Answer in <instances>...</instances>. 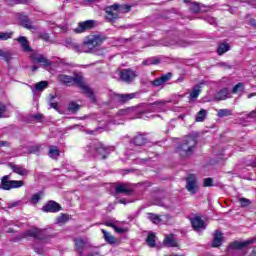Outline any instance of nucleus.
<instances>
[{
	"instance_id": "obj_1",
	"label": "nucleus",
	"mask_w": 256,
	"mask_h": 256,
	"mask_svg": "<svg viewBox=\"0 0 256 256\" xmlns=\"http://www.w3.org/2000/svg\"><path fill=\"white\" fill-rule=\"evenodd\" d=\"M103 43V37L99 35L92 36L88 39H85L82 44H77L73 40H67L66 46L68 49H72L76 53H87V49H95V47H99Z\"/></svg>"
},
{
	"instance_id": "obj_2",
	"label": "nucleus",
	"mask_w": 256,
	"mask_h": 256,
	"mask_svg": "<svg viewBox=\"0 0 256 256\" xmlns=\"http://www.w3.org/2000/svg\"><path fill=\"white\" fill-rule=\"evenodd\" d=\"M165 105V101L160 100L152 104H149L145 111L139 110L137 107H131L124 110H120V115H131L133 119H145L147 113H155V111H161Z\"/></svg>"
},
{
	"instance_id": "obj_3",
	"label": "nucleus",
	"mask_w": 256,
	"mask_h": 256,
	"mask_svg": "<svg viewBox=\"0 0 256 256\" xmlns=\"http://www.w3.org/2000/svg\"><path fill=\"white\" fill-rule=\"evenodd\" d=\"M113 151V147L105 146L103 143L94 140L88 145V153L100 157V159H107L109 153Z\"/></svg>"
},
{
	"instance_id": "obj_4",
	"label": "nucleus",
	"mask_w": 256,
	"mask_h": 256,
	"mask_svg": "<svg viewBox=\"0 0 256 256\" xmlns=\"http://www.w3.org/2000/svg\"><path fill=\"white\" fill-rule=\"evenodd\" d=\"M197 145V140L188 136L183 140V143L178 147L177 152L181 157H190L193 154V151Z\"/></svg>"
},
{
	"instance_id": "obj_5",
	"label": "nucleus",
	"mask_w": 256,
	"mask_h": 256,
	"mask_svg": "<svg viewBox=\"0 0 256 256\" xmlns=\"http://www.w3.org/2000/svg\"><path fill=\"white\" fill-rule=\"evenodd\" d=\"M131 6L114 4L106 8L107 21H113L119 17V13H129Z\"/></svg>"
},
{
	"instance_id": "obj_6",
	"label": "nucleus",
	"mask_w": 256,
	"mask_h": 256,
	"mask_svg": "<svg viewBox=\"0 0 256 256\" xmlns=\"http://www.w3.org/2000/svg\"><path fill=\"white\" fill-rule=\"evenodd\" d=\"M72 83H76V85H78L80 89H82V91L86 93L87 97L90 98V101L92 103H95V94H93L91 88H89V86L85 84V79L83 78V76H81V74H77L74 77H72Z\"/></svg>"
},
{
	"instance_id": "obj_7",
	"label": "nucleus",
	"mask_w": 256,
	"mask_h": 256,
	"mask_svg": "<svg viewBox=\"0 0 256 256\" xmlns=\"http://www.w3.org/2000/svg\"><path fill=\"white\" fill-rule=\"evenodd\" d=\"M9 177V175H6L1 179V189H4V191H10V189H19L25 185V182L21 180H9Z\"/></svg>"
},
{
	"instance_id": "obj_8",
	"label": "nucleus",
	"mask_w": 256,
	"mask_h": 256,
	"mask_svg": "<svg viewBox=\"0 0 256 256\" xmlns=\"http://www.w3.org/2000/svg\"><path fill=\"white\" fill-rule=\"evenodd\" d=\"M186 189L191 195H195L199 191V182L195 174H189L186 178Z\"/></svg>"
},
{
	"instance_id": "obj_9",
	"label": "nucleus",
	"mask_w": 256,
	"mask_h": 256,
	"mask_svg": "<svg viewBox=\"0 0 256 256\" xmlns=\"http://www.w3.org/2000/svg\"><path fill=\"white\" fill-rule=\"evenodd\" d=\"M96 22L94 20H86L78 23V27L74 29V33L80 34L85 33V31H90L95 27Z\"/></svg>"
},
{
	"instance_id": "obj_10",
	"label": "nucleus",
	"mask_w": 256,
	"mask_h": 256,
	"mask_svg": "<svg viewBox=\"0 0 256 256\" xmlns=\"http://www.w3.org/2000/svg\"><path fill=\"white\" fill-rule=\"evenodd\" d=\"M255 243V238H250L245 241H234L230 244L231 249H237L238 251H245L251 245Z\"/></svg>"
},
{
	"instance_id": "obj_11",
	"label": "nucleus",
	"mask_w": 256,
	"mask_h": 256,
	"mask_svg": "<svg viewBox=\"0 0 256 256\" xmlns=\"http://www.w3.org/2000/svg\"><path fill=\"white\" fill-rule=\"evenodd\" d=\"M135 77H137V74L131 69H123L120 71V79L125 83H131Z\"/></svg>"
},
{
	"instance_id": "obj_12",
	"label": "nucleus",
	"mask_w": 256,
	"mask_h": 256,
	"mask_svg": "<svg viewBox=\"0 0 256 256\" xmlns=\"http://www.w3.org/2000/svg\"><path fill=\"white\" fill-rule=\"evenodd\" d=\"M42 211L44 213H58V211H61V205L55 201H49L42 207Z\"/></svg>"
},
{
	"instance_id": "obj_13",
	"label": "nucleus",
	"mask_w": 256,
	"mask_h": 256,
	"mask_svg": "<svg viewBox=\"0 0 256 256\" xmlns=\"http://www.w3.org/2000/svg\"><path fill=\"white\" fill-rule=\"evenodd\" d=\"M33 63H40L42 67H51V61L42 54H34L31 56Z\"/></svg>"
},
{
	"instance_id": "obj_14",
	"label": "nucleus",
	"mask_w": 256,
	"mask_h": 256,
	"mask_svg": "<svg viewBox=\"0 0 256 256\" xmlns=\"http://www.w3.org/2000/svg\"><path fill=\"white\" fill-rule=\"evenodd\" d=\"M17 19L22 27L25 29H35V26H33V23L29 19V16L25 14H18Z\"/></svg>"
},
{
	"instance_id": "obj_15",
	"label": "nucleus",
	"mask_w": 256,
	"mask_h": 256,
	"mask_svg": "<svg viewBox=\"0 0 256 256\" xmlns=\"http://www.w3.org/2000/svg\"><path fill=\"white\" fill-rule=\"evenodd\" d=\"M163 245L164 247H179V243L177 242V239L173 234H169L165 236L163 240Z\"/></svg>"
},
{
	"instance_id": "obj_16",
	"label": "nucleus",
	"mask_w": 256,
	"mask_h": 256,
	"mask_svg": "<svg viewBox=\"0 0 256 256\" xmlns=\"http://www.w3.org/2000/svg\"><path fill=\"white\" fill-rule=\"evenodd\" d=\"M172 74L171 73H167L166 75H163L157 79H155L154 81L151 82V85L153 87H162V85H165V83H167V81H169V79H171Z\"/></svg>"
},
{
	"instance_id": "obj_17",
	"label": "nucleus",
	"mask_w": 256,
	"mask_h": 256,
	"mask_svg": "<svg viewBox=\"0 0 256 256\" xmlns=\"http://www.w3.org/2000/svg\"><path fill=\"white\" fill-rule=\"evenodd\" d=\"M191 224H192L193 229H195V231L205 229V222L199 216H196V217L192 218L191 219Z\"/></svg>"
},
{
	"instance_id": "obj_18",
	"label": "nucleus",
	"mask_w": 256,
	"mask_h": 256,
	"mask_svg": "<svg viewBox=\"0 0 256 256\" xmlns=\"http://www.w3.org/2000/svg\"><path fill=\"white\" fill-rule=\"evenodd\" d=\"M230 97L231 92L229 91V88H223L217 92L215 99L216 101H225V99H230Z\"/></svg>"
},
{
	"instance_id": "obj_19",
	"label": "nucleus",
	"mask_w": 256,
	"mask_h": 256,
	"mask_svg": "<svg viewBox=\"0 0 256 256\" xmlns=\"http://www.w3.org/2000/svg\"><path fill=\"white\" fill-rule=\"evenodd\" d=\"M26 237H34V239H43V230L39 228H32L26 231Z\"/></svg>"
},
{
	"instance_id": "obj_20",
	"label": "nucleus",
	"mask_w": 256,
	"mask_h": 256,
	"mask_svg": "<svg viewBox=\"0 0 256 256\" xmlns=\"http://www.w3.org/2000/svg\"><path fill=\"white\" fill-rule=\"evenodd\" d=\"M116 100L118 103H127V101H131V99H135L136 94L130 93V94H116L115 95Z\"/></svg>"
},
{
	"instance_id": "obj_21",
	"label": "nucleus",
	"mask_w": 256,
	"mask_h": 256,
	"mask_svg": "<svg viewBox=\"0 0 256 256\" xmlns=\"http://www.w3.org/2000/svg\"><path fill=\"white\" fill-rule=\"evenodd\" d=\"M86 244L87 242L83 238L74 239V245H75L76 251L80 253V255H83V249H85Z\"/></svg>"
},
{
	"instance_id": "obj_22",
	"label": "nucleus",
	"mask_w": 256,
	"mask_h": 256,
	"mask_svg": "<svg viewBox=\"0 0 256 256\" xmlns=\"http://www.w3.org/2000/svg\"><path fill=\"white\" fill-rule=\"evenodd\" d=\"M10 168L17 175L25 176V175L29 174V171L27 169H25V167H23L21 165L10 164Z\"/></svg>"
},
{
	"instance_id": "obj_23",
	"label": "nucleus",
	"mask_w": 256,
	"mask_h": 256,
	"mask_svg": "<svg viewBox=\"0 0 256 256\" xmlns=\"http://www.w3.org/2000/svg\"><path fill=\"white\" fill-rule=\"evenodd\" d=\"M222 243H223V233L216 230L214 234V239L212 241V247H221Z\"/></svg>"
},
{
	"instance_id": "obj_24",
	"label": "nucleus",
	"mask_w": 256,
	"mask_h": 256,
	"mask_svg": "<svg viewBox=\"0 0 256 256\" xmlns=\"http://www.w3.org/2000/svg\"><path fill=\"white\" fill-rule=\"evenodd\" d=\"M18 43H20L23 51L26 53L31 51V47L29 46V41H27V38L25 36H20L19 38L16 39Z\"/></svg>"
},
{
	"instance_id": "obj_25",
	"label": "nucleus",
	"mask_w": 256,
	"mask_h": 256,
	"mask_svg": "<svg viewBox=\"0 0 256 256\" xmlns=\"http://www.w3.org/2000/svg\"><path fill=\"white\" fill-rule=\"evenodd\" d=\"M101 232L103 233L106 243H109L110 245H115V243H117V238L111 235V233L107 232L105 229H102Z\"/></svg>"
},
{
	"instance_id": "obj_26",
	"label": "nucleus",
	"mask_w": 256,
	"mask_h": 256,
	"mask_svg": "<svg viewBox=\"0 0 256 256\" xmlns=\"http://www.w3.org/2000/svg\"><path fill=\"white\" fill-rule=\"evenodd\" d=\"M116 193H124L125 195L131 194V188L128 184H120L116 186Z\"/></svg>"
},
{
	"instance_id": "obj_27",
	"label": "nucleus",
	"mask_w": 256,
	"mask_h": 256,
	"mask_svg": "<svg viewBox=\"0 0 256 256\" xmlns=\"http://www.w3.org/2000/svg\"><path fill=\"white\" fill-rule=\"evenodd\" d=\"M201 94V86L196 85L192 88V91L190 92L189 99L190 101H195L197 97Z\"/></svg>"
},
{
	"instance_id": "obj_28",
	"label": "nucleus",
	"mask_w": 256,
	"mask_h": 256,
	"mask_svg": "<svg viewBox=\"0 0 256 256\" xmlns=\"http://www.w3.org/2000/svg\"><path fill=\"white\" fill-rule=\"evenodd\" d=\"M207 119V110L201 109L195 116V121L197 123H203Z\"/></svg>"
},
{
	"instance_id": "obj_29",
	"label": "nucleus",
	"mask_w": 256,
	"mask_h": 256,
	"mask_svg": "<svg viewBox=\"0 0 256 256\" xmlns=\"http://www.w3.org/2000/svg\"><path fill=\"white\" fill-rule=\"evenodd\" d=\"M231 49V46L227 43H221L218 46L217 49V53L218 55H225V53H227V51H229Z\"/></svg>"
},
{
	"instance_id": "obj_30",
	"label": "nucleus",
	"mask_w": 256,
	"mask_h": 256,
	"mask_svg": "<svg viewBox=\"0 0 256 256\" xmlns=\"http://www.w3.org/2000/svg\"><path fill=\"white\" fill-rule=\"evenodd\" d=\"M58 80L64 85H71V83H73V77L68 75H59Z\"/></svg>"
},
{
	"instance_id": "obj_31",
	"label": "nucleus",
	"mask_w": 256,
	"mask_h": 256,
	"mask_svg": "<svg viewBox=\"0 0 256 256\" xmlns=\"http://www.w3.org/2000/svg\"><path fill=\"white\" fill-rule=\"evenodd\" d=\"M59 148L57 146H50L48 155L51 159H57L59 157Z\"/></svg>"
},
{
	"instance_id": "obj_32",
	"label": "nucleus",
	"mask_w": 256,
	"mask_h": 256,
	"mask_svg": "<svg viewBox=\"0 0 256 256\" xmlns=\"http://www.w3.org/2000/svg\"><path fill=\"white\" fill-rule=\"evenodd\" d=\"M145 143H147V138H145L142 134L135 136L134 145L141 146L145 145Z\"/></svg>"
},
{
	"instance_id": "obj_33",
	"label": "nucleus",
	"mask_w": 256,
	"mask_h": 256,
	"mask_svg": "<svg viewBox=\"0 0 256 256\" xmlns=\"http://www.w3.org/2000/svg\"><path fill=\"white\" fill-rule=\"evenodd\" d=\"M171 46H176V47H189V45H191V42L187 41V40H183V39H180L176 42H172L170 43Z\"/></svg>"
},
{
	"instance_id": "obj_34",
	"label": "nucleus",
	"mask_w": 256,
	"mask_h": 256,
	"mask_svg": "<svg viewBox=\"0 0 256 256\" xmlns=\"http://www.w3.org/2000/svg\"><path fill=\"white\" fill-rule=\"evenodd\" d=\"M243 91H245V84L243 83H238L232 88V93L235 95L243 93Z\"/></svg>"
},
{
	"instance_id": "obj_35",
	"label": "nucleus",
	"mask_w": 256,
	"mask_h": 256,
	"mask_svg": "<svg viewBox=\"0 0 256 256\" xmlns=\"http://www.w3.org/2000/svg\"><path fill=\"white\" fill-rule=\"evenodd\" d=\"M14 35L13 31L10 32H0V41H7L9 39H12Z\"/></svg>"
},
{
	"instance_id": "obj_36",
	"label": "nucleus",
	"mask_w": 256,
	"mask_h": 256,
	"mask_svg": "<svg viewBox=\"0 0 256 256\" xmlns=\"http://www.w3.org/2000/svg\"><path fill=\"white\" fill-rule=\"evenodd\" d=\"M47 85H49L47 81H41L36 83L35 89L36 91H43V89H47Z\"/></svg>"
},
{
	"instance_id": "obj_37",
	"label": "nucleus",
	"mask_w": 256,
	"mask_h": 256,
	"mask_svg": "<svg viewBox=\"0 0 256 256\" xmlns=\"http://www.w3.org/2000/svg\"><path fill=\"white\" fill-rule=\"evenodd\" d=\"M41 201V195L39 194H33L32 197L29 200L30 205H37Z\"/></svg>"
},
{
	"instance_id": "obj_38",
	"label": "nucleus",
	"mask_w": 256,
	"mask_h": 256,
	"mask_svg": "<svg viewBox=\"0 0 256 256\" xmlns=\"http://www.w3.org/2000/svg\"><path fill=\"white\" fill-rule=\"evenodd\" d=\"M79 109V104L76 102H70L68 105V111L71 113H77V110Z\"/></svg>"
},
{
	"instance_id": "obj_39",
	"label": "nucleus",
	"mask_w": 256,
	"mask_h": 256,
	"mask_svg": "<svg viewBox=\"0 0 256 256\" xmlns=\"http://www.w3.org/2000/svg\"><path fill=\"white\" fill-rule=\"evenodd\" d=\"M146 242L149 247H155V234H149Z\"/></svg>"
},
{
	"instance_id": "obj_40",
	"label": "nucleus",
	"mask_w": 256,
	"mask_h": 256,
	"mask_svg": "<svg viewBox=\"0 0 256 256\" xmlns=\"http://www.w3.org/2000/svg\"><path fill=\"white\" fill-rule=\"evenodd\" d=\"M229 115H232V111L229 109H220L218 111V117H229Z\"/></svg>"
},
{
	"instance_id": "obj_41",
	"label": "nucleus",
	"mask_w": 256,
	"mask_h": 256,
	"mask_svg": "<svg viewBox=\"0 0 256 256\" xmlns=\"http://www.w3.org/2000/svg\"><path fill=\"white\" fill-rule=\"evenodd\" d=\"M149 219L152 221V223H155V225H159V222L161 221V217L157 214H149Z\"/></svg>"
},
{
	"instance_id": "obj_42",
	"label": "nucleus",
	"mask_w": 256,
	"mask_h": 256,
	"mask_svg": "<svg viewBox=\"0 0 256 256\" xmlns=\"http://www.w3.org/2000/svg\"><path fill=\"white\" fill-rule=\"evenodd\" d=\"M159 63V59L157 58H149L142 62L143 65H157Z\"/></svg>"
},
{
	"instance_id": "obj_43",
	"label": "nucleus",
	"mask_w": 256,
	"mask_h": 256,
	"mask_svg": "<svg viewBox=\"0 0 256 256\" xmlns=\"http://www.w3.org/2000/svg\"><path fill=\"white\" fill-rule=\"evenodd\" d=\"M9 5H26L29 0H8Z\"/></svg>"
},
{
	"instance_id": "obj_44",
	"label": "nucleus",
	"mask_w": 256,
	"mask_h": 256,
	"mask_svg": "<svg viewBox=\"0 0 256 256\" xmlns=\"http://www.w3.org/2000/svg\"><path fill=\"white\" fill-rule=\"evenodd\" d=\"M190 11H191L192 13H199V11H201V6H199L198 3H192V4L190 5Z\"/></svg>"
},
{
	"instance_id": "obj_45",
	"label": "nucleus",
	"mask_w": 256,
	"mask_h": 256,
	"mask_svg": "<svg viewBox=\"0 0 256 256\" xmlns=\"http://www.w3.org/2000/svg\"><path fill=\"white\" fill-rule=\"evenodd\" d=\"M239 202L241 204V207H249V205H251V200L247 198H240Z\"/></svg>"
},
{
	"instance_id": "obj_46",
	"label": "nucleus",
	"mask_w": 256,
	"mask_h": 256,
	"mask_svg": "<svg viewBox=\"0 0 256 256\" xmlns=\"http://www.w3.org/2000/svg\"><path fill=\"white\" fill-rule=\"evenodd\" d=\"M69 221V216L62 214L57 218V223H67Z\"/></svg>"
},
{
	"instance_id": "obj_47",
	"label": "nucleus",
	"mask_w": 256,
	"mask_h": 256,
	"mask_svg": "<svg viewBox=\"0 0 256 256\" xmlns=\"http://www.w3.org/2000/svg\"><path fill=\"white\" fill-rule=\"evenodd\" d=\"M203 187H213V178H205L203 181Z\"/></svg>"
},
{
	"instance_id": "obj_48",
	"label": "nucleus",
	"mask_w": 256,
	"mask_h": 256,
	"mask_svg": "<svg viewBox=\"0 0 256 256\" xmlns=\"http://www.w3.org/2000/svg\"><path fill=\"white\" fill-rule=\"evenodd\" d=\"M0 57L5 59V61H9V54L6 51L0 50Z\"/></svg>"
},
{
	"instance_id": "obj_49",
	"label": "nucleus",
	"mask_w": 256,
	"mask_h": 256,
	"mask_svg": "<svg viewBox=\"0 0 256 256\" xmlns=\"http://www.w3.org/2000/svg\"><path fill=\"white\" fill-rule=\"evenodd\" d=\"M21 205V201H15L8 204V209H13V207H19Z\"/></svg>"
},
{
	"instance_id": "obj_50",
	"label": "nucleus",
	"mask_w": 256,
	"mask_h": 256,
	"mask_svg": "<svg viewBox=\"0 0 256 256\" xmlns=\"http://www.w3.org/2000/svg\"><path fill=\"white\" fill-rule=\"evenodd\" d=\"M6 111L7 107L5 106V104H0V118L3 117Z\"/></svg>"
},
{
	"instance_id": "obj_51",
	"label": "nucleus",
	"mask_w": 256,
	"mask_h": 256,
	"mask_svg": "<svg viewBox=\"0 0 256 256\" xmlns=\"http://www.w3.org/2000/svg\"><path fill=\"white\" fill-rule=\"evenodd\" d=\"M40 39H42L43 41H49V34L47 33L40 34Z\"/></svg>"
},
{
	"instance_id": "obj_52",
	"label": "nucleus",
	"mask_w": 256,
	"mask_h": 256,
	"mask_svg": "<svg viewBox=\"0 0 256 256\" xmlns=\"http://www.w3.org/2000/svg\"><path fill=\"white\" fill-rule=\"evenodd\" d=\"M114 231L116 233H125V229L124 228H120V227H117V226H114Z\"/></svg>"
},
{
	"instance_id": "obj_53",
	"label": "nucleus",
	"mask_w": 256,
	"mask_h": 256,
	"mask_svg": "<svg viewBox=\"0 0 256 256\" xmlns=\"http://www.w3.org/2000/svg\"><path fill=\"white\" fill-rule=\"evenodd\" d=\"M50 107H51L52 109H58L59 104H58L57 102H51V103H50Z\"/></svg>"
},
{
	"instance_id": "obj_54",
	"label": "nucleus",
	"mask_w": 256,
	"mask_h": 256,
	"mask_svg": "<svg viewBox=\"0 0 256 256\" xmlns=\"http://www.w3.org/2000/svg\"><path fill=\"white\" fill-rule=\"evenodd\" d=\"M105 226H106V227H112V229H115V224L112 223V222H106V223H105Z\"/></svg>"
},
{
	"instance_id": "obj_55",
	"label": "nucleus",
	"mask_w": 256,
	"mask_h": 256,
	"mask_svg": "<svg viewBox=\"0 0 256 256\" xmlns=\"http://www.w3.org/2000/svg\"><path fill=\"white\" fill-rule=\"evenodd\" d=\"M9 145V142L7 141H0V147H7Z\"/></svg>"
},
{
	"instance_id": "obj_56",
	"label": "nucleus",
	"mask_w": 256,
	"mask_h": 256,
	"mask_svg": "<svg viewBox=\"0 0 256 256\" xmlns=\"http://www.w3.org/2000/svg\"><path fill=\"white\" fill-rule=\"evenodd\" d=\"M34 119H37L38 121H41V119H43V115L37 114V115L34 116Z\"/></svg>"
},
{
	"instance_id": "obj_57",
	"label": "nucleus",
	"mask_w": 256,
	"mask_h": 256,
	"mask_svg": "<svg viewBox=\"0 0 256 256\" xmlns=\"http://www.w3.org/2000/svg\"><path fill=\"white\" fill-rule=\"evenodd\" d=\"M250 256H256V246L253 247Z\"/></svg>"
},
{
	"instance_id": "obj_58",
	"label": "nucleus",
	"mask_w": 256,
	"mask_h": 256,
	"mask_svg": "<svg viewBox=\"0 0 256 256\" xmlns=\"http://www.w3.org/2000/svg\"><path fill=\"white\" fill-rule=\"evenodd\" d=\"M208 23H210V25H215V18H209Z\"/></svg>"
},
{
	"instance_id": "obj_59",
	"label": "nucleus",
	"mask_w": 256,
	"mask_h": 256,
	"mask_svg": "<svg viewBox=\"0 0 256 256\" xmlns=\"http://www.w3.org/2000/svg\"><path fill=\"white\" fill-rule=\"evenodd\" d=\"M250 25H252L253 27H256V21H255V19H251V20H250Z\"/></svg>"
},
{
	"instance_id": "obj_60",
	"label": "nucleus",
	"mask_w": 256,
	"mask_h": 256,
	"mask_svg": "<svg viewBox=\"0 0 256 256\" xmlns=\"http://www.w3.org/2000/svg\"><path fill=\"white\" fill-rule=\"evenodd\" d=\"M255 115H256V111H252L249 115H248V117H255Z\"/></svg>"
},
{
	"instance_id": "obj_61",
	"label": "nucleus",
	"mask_w": 256,
	"mask_h": 256,
	"mask_svg": "<svg viewBox=\"0 0 256 256\" xmlns=\"http://www.w3.org/2000/svg\"><path fill=\"white\" fill-rule=\"evenodd\" d=\"M252 97H256V93H251L248 95V99H251Z\"/></svg>"
},
{
	"instance_id": "obj_62",
	"label": "nucleus",
	"mask_w": 256,
	"mask_h": 256,
	"mask_svg": "<svg viewBox=\"0 0 256 256\" xmlns=\"http://www.w3.org/2000/svg\"><path fill=\"white\" fill-rule=\"evenodd\" d=\"M37 69H39V66H35V65L32 66V71H33V72L37 71Z\"/></svg>"
},
{
	"instance_id": "obj_63",
	"label": "nucleus",
	"mask_w": 256,
	"mask_h": 256,
	"mask_svg": "<svg viewBox=\"0 0 256 256\" xmlns=\"http://www.w3.org/2000/svg\"><path fill=\"white\" fill-rule=\"evenodd\" d=\"M120 203H123L124 205H127V202L125 200H120Z\"/></svg>"
},
{
	"instance_id": "obj_64",
	"label": "nucleus",
	"mask_w": 256,
	"mask_h": 256,
	"mask_svg": "<svg viewBox=\"0 0 256 256\" xmlns=\"http://www.w3.org/2000/svg\"><path fill=\"white\" fill-rule=\"evenodd\" d=\"M88 256H95V254H89Z\"/></svg>"
}]
</instances>
